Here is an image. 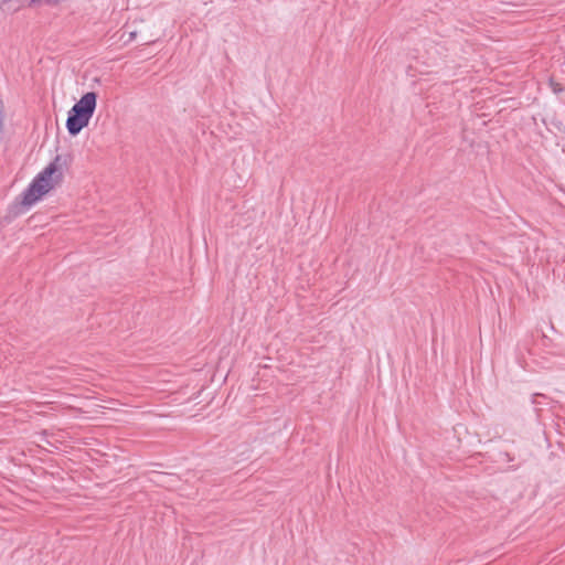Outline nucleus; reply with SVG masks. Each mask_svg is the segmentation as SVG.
Segmentation results:
<instances>
[{"instance_id":"1","label":"nucleus","mask_w":565,"mask_h":565,"mask_svg":"<svg viewBox=\"0 0 565 565\" xmlns=\"http://www.w3.org/2000/svg\"><path fill=\"white\" fill-rule=\"evenodd\" d=\"M97 94L88 92L70 109L66 128L71 136L78 135L88 124L96 109Z\"/></svg>"},{"instance_id":"3","label":"nucleus","mask_w":565,"mask_h":565,"mask_svg":"<svg viewBox=\"0 0 565 565\" xmlns=\"http://www.w3.org/2000/svg\"><path fill=\"white\" fill-rule=\"evenodd\" d=\"M136 36H137L136 31L129 32L127 40H125V43H129V42L134 41L136 39Z\"/></svg>"},{"instance_id":"2","label":"nucleus","mask_w":565,"mask_h":565,"mask_svg":"<svg viewBox=\"0 0 565 565\" xmlns=\"http://www.w3.org/2000/svg\"><path fill=\"white\" fill-rule=\"evenodd\" d=\"M56 170V163L51 162L32 180V182L23 192V205H33L38 200H40L42 195L46 194L52 189L51 179Z\"/></svg>"}]
</instances>
